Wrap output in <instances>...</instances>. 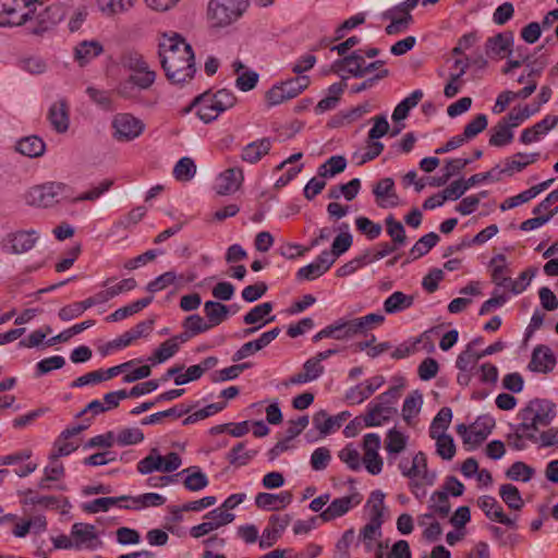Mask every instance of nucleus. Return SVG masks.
<instances>
[{
  "mask_svg": "<svg viewBox=\"0 0 558 558\" xmlns=\"http://www.w3.org/2000/svg\"><path fill=\"white\" fill-rule=\"evenodd\" d=\"M159 58L167 80L172 84L190 82L196 72L193 49L185 39L173 33L159 43Z\"/></svg>",
  "mask_w": 558,
  "mask_h": 558,
  "instance_id": "f257e3e1",
  "label": "nucleus"
},
{
  "mask_svg": "<svg viewBox=\"0 0 558 558\" xmlns=\"http://www.w3.org/2000/svg\"><path fill=\"white\" fill-rule=\"evenodd\" d=\"M402 387L403 384L393 386L368 403L367 412L362 417L365 426H380L397 414L396 404L401 397Z\"/></svg>",
  "mask_w": 558,
  "mask_h": 558,
  "instance_id": "f03ea898",
  "label": "nucleus"
},
{
  "mask_svg": "<svg viewBox=\"0 0 558 558\" xmlns=\"http://www.w3.org/2000/svg\"><path fill=\"white\" fill-rule=\"evenodd\" d=\"M521 429L536 435L541 427L548 426L556 416V405L549 400L534 399L520 412Z\"/></svg>",
  "mask_w": 558,
  "mask_h": 558,
  "instance_id": "7ed1b4c3",
  "label": "nucleus"
},
{
  "mask_svg": "<svg viewBox=\"0 0 558 558\" xmlns=\"http://www.w3.org/2000/svg\"><path fill=\"white\" fill-rule=\"evenodd\" d=\"M248 7V0H209L207 16L215 27H226L239 20Z\"/></svg>",
  "mask_w": 558,
  "mask_h": 558,
  "instance_id": "20e7f679",
  "label": "nucleus"
},
{
  "mask_svg": "<svg viewBox=\"0 0 558 558\" xmlns=\"http://www.w3.org/2000/svg\"><path fill=\"white\" fill-rule=\"evenodd\" d=\"M182 464V459L177 452H169L161 456L157 448L150 449L149 453L140 460L136 470L141 474H151L154 472L171 473L177 471Z\"/></svg>",
  "mask_w": 558,
  "mask_h": 558,
  "instance_id": "39448f33",
  "label": "nucleus"
},
{
  "mask_svg": "<svg viewBox=\"0 0 558 558\" xmlns=\"http://www.w3.org/2000/svg\"><path fill=\"white\" fill-rule=\"evenodd\" d=\"M310 83L307 75H298L276 84L266 93V101L269 107L280 105L299 96L310 86Z\"/></svg>",
  "mask_w": 558,
  "mask_h": 558,
  "instance_id": "423d86ee",
  "label": "nucleus"
},
{
  "mask_svg": "<svg viewBox=\"0 0 558 558\" xmlns=\"http://www.w3.org/2000/svg\"><path fill=\"white\" fill-rule=\"evenodd\" d=\"M66 190V185L58 182H48L32 187L26 195V201L32 206L50 207L59 202L60 196Z\"/></svg>",
  "mask_w": 558,
  "mask_h": 558,
  "instance_id": "0eeeda50",
  "label": "nucleus"
},
{
  "mask_svg": "<svg viewBox=\"0 0 558 558\" xmlns=\"http://www.w3.org/2000/svg\"><path fill=\"white\" fill-rule=\"evenodd\" d=\"M44 2L37 7L27 22H34L36 25L31 27V32L35 35H41L52 28L62 20V11L58 5H48L43 8Z\"/></svg>",
  "mask_w": 558,
  "mask_h": 558,
  "instance_id": "6e6552de",
  "label": "nucleus"
},
{
  "mask_svg": "<svg viewBox=\"0 0 558 558\" xmlns=\"http://www.w3.org/2000/svg\"><path fill=\"white\" fill-rule=\"evenodd\" d=\"M112 128L114 130V138L118 141H132L142 134L144 123L130 113H118L112 120Z\"/></svg>",
  "mask_w": 558,
  "mask_h": 558,
  "instance_id": "1a4fd4ad",
  "label": "nucleus"
},
{
  "mask_svg": "<svg viewBox=\"0 0 558 558\" xmlns=\"http://www.w3.org/2000/svg\"><path fill=\"white\" fill-rule=\"evenodd\" d=\"M380 447V437L378 434L369 433L364 436L363 440V449L364 457L363 463L367 472L373 475H377L383 470V459L378 453V449Z\"/></svg>",
  "mask_w": 558,
  "mask_h": 558,
  "instance_id": "9d476101",
  "label": "nucleus"
},
{
  "mask_svg": "<svg viewBox=\"0 0 558 558\" xmlns=\"http://www.w3.org/2000/svg\"><path fill=\"white\" fill-rule=\"evenodd\" d=\"M38 240V234L35 230L16 231L5 235L2 241L3 250L12 254H22L32 250Z\"/></svg>",
  "mask_w": 558,
  "mask_h": 558,
  "instance_id": "9b49d317",
  "label": "nucleus"
},
{
  "mask_svg": "<svg viewBox=\"0 0 558 558\" xmlns=\"http://www.w3.org/2000/svg\"><path fill=\"white\" fill-rule=\"evenodd\" d=\"M361 501L362 496L359 493H353L349 496L336 498L325 510L320 512L318 518L324 522L333 521L335 519L347 514L351 509L360 505Z\"/></svg>",
  "mask_w": 558,
  "mask_h": 558,
  "instance_id": "f8f14e48",
  "label": "nucleus"
},
{
  "mask_svg": "<svg viewBox=\"0 0 558 558\" xmlns=\"http://www.w3.org/2000/svg\"><path fill=\"white\" fill-rule=\"evenodd\" d=\"M155 80L156 73H146L145 75L131 74L118 84L116 92L125 99H133L137 96V89H148Z\"/></svg>",
  "mask_w": 558,
  "mask_h": 558,
  "instance_id": "ddd939ff",
  "label": "nucleus"
},
{
  "mask_svg": "<svg viewBox=\"0 0 558 558\" xmlns=\"http://www.w3.org/2000/svg\"><path fill=\"white\" fill-rule=\"evenodd\" d=\"M71 536L75 542V549H96L101 546L96 527L88 523H74L71 529Z\"/></svg>",
  "mask_w": 558,
  "mask_h": 558,
  "instance_id": "4468645a",
  "label": "nucleus"
},
{
  "mask_svg": "<svg viewBox=\"0 0 558 558\" xmlns=\"http://www.w3.org/2000/svg\"><path fill=\"white\" fill-rule=\"evenodd\" d=\"M244 181L243 170L240 167H231L221 172L216 179V192L219 195L235 193Z\"/></svg>",
  "mask_w": 558,
  "mask_h": 558,
  "instance_id": "2eb2a0df",
  "label": "nucleus"
},
{
  "mask_svg": "<svg viewBox=\"0 0 558 558\" xmlns=\"http://www.w3.org/2000/svg\"><path fill=\"white\" fill-rule=\"evenodd\" d=\"M477 506L482 509L485 515L498 523L505 524L509 527L515 529V518L512 519L505 514L502 507L492 496H482L477 499Z\"/></svg>",
  "mask_w": 558,
  "mask_h": 558,
  "instance_id": "dca6fc26",
  "label": "nucleus"
},
{
  "mask_svg": "<svg viewBox=\"0 0 558 558\" xmlns=\"http://www.w3.org/2000/svg\"><path fill=\"white\" fill-rule=\"evenodd\" d=\"M333 265V257L329 251H323L315 262L300 268L296 278L300 280H314L323 276Z\"/></svg>",
  "mask_w": 558,
  "mask_h": 558,
  "instance_id": "f3484780",
  "label": "nucleus"
},
{
  "mask_svg": "<svg viewBox=\"0 0 558 558\" xmlns=\"http://www.w3.org/2000/svg\"><path fill=\"white\" fill-rule=\"evenodd\" d=\"M513 34L511 32L498 33L489 37L485 43V52L489 58H505L511 53Z\"/></svg>",
  "mask_w": 558,
  "mask_h": 558,
  "instance_id": "a211bd4d",
  "label": "nucleus"
},
{
  "mask_svg": "<svg viewBox=\"0 0 558 558\" xmlns=\"http://www.w3.org/2000/svg\"><path fill=\"white\" fill-rule=\"evenodd\" d=\"M48 120L58 133H65L69 130L70 109L65 99H60L50 106Z\"/></svg>",
  "mask_w": 558,
  "mask_h": 558,
  "instance_id": "6ab92c4d",
  "label": "nucleus"
},
{
  "mask_svg": "<svg viewBox=\"0 0 558 558\" xmlns=\"http://www.w3.org/2000/svg\"><path fill=\"white\" fill-rule=\"evenodd\" d=\"M556 357L547 345H537L532 352V359L529 364L530 369L538 373H548L554 369Z\"/></svg>",
  "mask_w": 558,
  "mask_h": 558,
  "instance_id": "aec40b11",
  "label": "nucleus"
},
{
  "mask_svg": "<svg viewBox=\"0 0 558 558\" xmlns=\"http://www.w3.org/2000/svg\"><path fill=\"white\" fill-rule=\"evenodd\" d=\"M495 426V420L490 416H480L470 426V436H468L466 444L474 449L478 447L492 433Z\"/></svg>",
  "mask_w": 558,
  "mask_h": 558,
  "instance_id": "412c9836",
  "label": "nucleus"
},
{
  "mask_svg": "<svg viewBox=\"0 0 558 558\" xmlns=\"http://www.w3.org/2000/svg\"><path fill=\"white\" fill-rule=\"evenodd\" d=\"M292 497V493L288 490L279 494L258 493L255 497V504L260 509L275 511L290 505Z\"/></svg>",
  "mask_w": 558,
  "mask_h": 558,
  "instance_id": "4be33fe9",
  "label": "nucleus"
},
{
  "mask_svg": "<svg viewBox=\"0 0 558 558\" xmlns=\"http://www.w3.org/2000/svg\"><path fill=\"white\" fill-rule=\"evenodd\" d=\"M87 426L84 425H75L72 427L65 428L57 438L53 445V451L51 452L54 457H65L72 453L77 449V445L70 441L69 439L73 436L78 435L82 430H84Z\"/></svg>",
  "mask_w": 558,
  "mask_h": 558,
  "instance_id": "5701e85b",
  "label": "nucleus"
},
{
  "mask_svg": "<svg viewBox=\"0 0 558 558\" xmlns=\"http://www.w3.org/2000/svg\"><path fill=\"white\" fill-rule=\"evenodd\" d=\"M271 149V140L263 137L260 140L248 143L242 148L241 159L244 162L257 163L264 156L269 154Z\"/></svg>",
  "mask_w": 558,
  "mask_h": 558,
  "instance_id": "b1692460",
  "label": "nucleus"
},
{
  "mask_svg": "<svg viewBox=\"0 0 558 558\" xmlns=\"http://www.w3.org/2000/svg\"><path fill=\"white\" fill-rule=\"evenodd\" d=\"M378 205L383 208L395 207L398 205V196L395 192V182L391 178H385L378 181L373 189Z\"/></svg>",
  "mask_w": 558,
  "mask_h": 558,
  "instance_id": "393cba45",
  "label": "nucleus"
},
{
  "mask_svg": "<svg viewBox=\"0 0 558 558\" xmlns=\"http://www.w3.org/2000/svg\"><path fill=\"white\" fill-rule=\"evenodd\" d=\"M539 158V153L524 154L517 153L510 159H506L505 168L498 171V174L512 175L520 172L529 165L534 163Z\"/></svg>",
  "mask_w": 558,
  "mask_h": 558,
  "instance_id": "a878e982",
  "label": "nucleus"
},
{
  "mask_svg": "<svg viewBox=\"0 0 558 558\" xmlns=\"http://www.w3.org/2000/svg\"><path fill=\"white\" fill-rule=\"evenodd\" d=\"M272 308L274 306L270 302L260 303L244 315L243 323L245 325H257L262 328L275 320V316H269Z\"/></svg>",
  "mask_w": 558,
  "mask_h": 558,
  "instance_id": "bb28decb",
  "label": "nucleus"
},
{
  "mask_svg": "<svg viewBox=\"0 0 558 558\" xmlns=\"http://www.w3.org/2000/svg\"><path fill=\"white\" fill-rule=\"evenodd\" d=\"M365 64V59L361 54V50L353 51L351 54L337 60L333 63V68L338 70L345 69L349 74L354 77H364L365 71H363V65Z\"/></svg>",
  "mask_w": 558,
  "mask_h": 558,
  "instance_id": "cd10ccee",
  "label": "nucleus"
},
{
  "mask_svg": "<svg viewBox=\"0 0 558 558\" xmlns=\"http://www.w3.org/2000/svg\"><path fill=\"white\" fill-rule=\"evenodd\" d=\"M349 415L348 412H342L337 416H329L325 410H320L313 416V424L320 434L328 435L333 428H339Z\"/></svg>",
  "mask_w": 558,
  "mask_h": 558,
  "instance_id": "c85d7f7f",
  "label": "nucleus"
},
{
  "mask_svg": "<svg viewBox=\"0 0 558 558\" xmlns=\"http://www.w3.org/2000/svg\"><path fill=\"white\" fill-rule=\"evenodd\" d=\"M383 523L368 521L360 531L357 541L362 543L366 553L374 550L375 546L380 543Z\"/></svg>",
  "mask_w": 558,
  "mask_h": 558,
  "instance_id": "c756f323",
  "label": "nucleus"
},
{
  "mask_svg": "<svg viewBox=\"0 0 558 558\" xmlns=\"http://www.w3.org/2000/svg\"><path fill=\"white\" fill-rule=\"evenodd\" d=\"M192 106H197V116L205 123H210L216 120L221 111H218V108L214 104V101L209 97V92H206L199 96H197Z\"/></svg>",
  "mask_w": 558,
  "mask_h": 558,
  "instance_id": "7c9ffc66",
  "label": "nucleus"
},
{
  "mask_svg": "<svg viewBox=\"0 0 558 558\" xmlns=\"http://www.w3.org/2000/svg\"><path fill=\"white\" fill-rule=\"evenodd\" d=\"M397 11L389 9L381 14L384 20H389L390 24L386 26L387 35H396L405 32L413 22L411 13L402 14L401 17H397Z\"/></svg>",
  "mask_w": 558,
  "mask_h": 558,
  "instance_id": "2f4dec72",
  "label": "nucleus"
},
{
  "mask_svg": "<svg viewBox=\"0 0 558 558\" xmlns=\"http://www.w3.org/2000/svg\"><path fill=\"white\" fill-rule=\"evenodd\" d=\"M229 306L216 302V301H206L204 304V313L207 318V324L209 328H214L221 323H223L229 316Z\"/></svg>",
  "mask_w": 558,
  "mask_h": 558,
  "instance_id": "473e14b6",
  "label": "nucleus"
},
{
  "mask_svg": "<svg viewBox=\"0 0 558 558\" xmlns=\"http://www.w3.org/2000/svg\"><path fill=\"white\" fill-rule=\"evenodd\" d=\"M104 51L102 46L97 40L82 41L74 49L75 60L80 65H85Z\"/></svg>",
  "mask_w": 558,
  "mask_h": 558,
  "instance_id": "72a5a7b5",
  "label": "nucleus"
},
{
  "mask_svg": "<svg viewBox=\"0 0 558 558\" xmlns=\"http://www.w3.org/2000/svg\"><path fill=\"white\" fill-rule=\"evenodd\" d=\"M414 303V296L396 291L384 302V311L387 314H396L410 308Z\"/></svg>",
  "mask_w": 558,
  "mask_h": 558,
  "instance_id": "f704fd0d",
  "label": "nucleus"
},
{
  "mask_svg": "<svg viewBox=\"0 0 558 558\" xmlns=\"http://www.w3.org/2000/svg\"><path fill=\"white\" fill-rule=\"evenodd\" d=\"M184 473L187 475L183 481V485L187 490L198 492L208 486V478L198 466H190L178 473L177 476Z\"/></svg>",
  "mask_w": 558,
  "mask_h": 558,
  "instance_id": "c9c22d12",
  "label": "nucleus"
},
{
  "mask_svg": "<svg viewBox=\"0 0 558 558\" xmlns=\"http://www.w3.org/2000/svg\"><path fill=\"white\" fill-rule=\"evenodd\" d=\"M16 150L27 157L36 158L44 154L46 145L44 141L35 135L21 138L16 143Z\"/></svg>",
  "mask_w": 558,
  "mask_h": 558,
  "instance_id": "e433bc0d",
  "label": "nucleus"
},
{
  "mask_svg": "<svg viewBox=\"0 0 558 558\" xmlns=\"http://www.w3.org/2000/svg\"><path fill=\"white\" fill-rule=\"evenodd\" d=\"M412 471L415 480H421L423 484L433 485L436 478L435 473H429L427 469V458L424 452H417L412 460Z\"/></svg>",
  "mask_w": 558,
  "mask_h": 558,
  "instance_id": "4c0bfd02",
  "label": "nucleus"
},
{
  "mask_svg": "<svg viewBox=\"0 0 558 558\" xmlns=\"http://www.w3.org/2000/svg\"><path fill=\"white\" fill-rule=\"evenodd\" d=\"M151 301H153V296L140 299L126 306L118 308L112 314H110L106 319L108 322L122 320L133 314L138 313L140 311H142L143 308L148 306L151 303Z\"/></svg>",
  "mask_w": 558,
  "mask_h": 558,
  "instance_id": "58836bf2",
  "label": "nucleus"
},
{
  "mask_svg": "<svg viewBox=\"0 0 558 558\" xmlns=\"http://www.w3.org/2000/svg\"><path fill=\"white\" fill-rule=\"evenodd\" d=\"M513 140V132L505 121H499L490 129L489 145L502 147L510 144Z\"/></svg>",
  "mask_w": 558,
  "mask_h": 558,
  "instance_id": "ea45409f",
  "label": "nucleus"
},
{
  "mask_svg": "<svg viewBox=\"0 0 558 558\" xmlns=\"http://www.w3.org/2000/svg\"><path fill=\"white\" fill-rule=\"evenodd\" d=\"M422 98L423 92L421 89L412 92L407 98L397 105L392 112V120L396 122L404 120L410 110L414 108Z\"/></svg>",
  "mask_w": 558,
  "mask_h": 558,
  "instance_id": "a19ab883",
  "label": "nucleus"
},
{
  "mask_svg": "<svg viewBox=\"0 0 558 558\" xmlns=\"http://www.w3.org/2000/svg\"><path fill=\"white\" fill-rule=\"evenodd\" d=\"M129 499L130 496L100 497L84 504L82 508L87 513H97L100 511H108L112 506H117L121 501H128Z\"/></svg>",
  "mask_w": 558,
  "mask_h": 558,
  "instance_id": "79ce46f5",
  "label": "nucleus"
},
{
  "mask_svg": "<svg viewBox=\"0 0 558 558\" xmlns=\"http://www.w3.org/2000/svg\"><path fill=\"white\" fill-rule=\"evenodd\" d=\"M345 328H344V318H339L335 320L332 324L327 325L320 331H318L313 337L314 342H318L325 338H331L338 341H345Z\"/></svg>",
  "mask_w": 558,
  "mask_h": 558,
  "instance_id": "37998d69",
  "label": "nucleus"
},
{
  "mask_svg": "<svg viewBox=\"0 0 558 558\" xmlns=\"http://www.w3.org/2000/svg\"><path fill=\"white\" fill-rule=\"evenodd\" d=\"M423 396L418 390L412 391L403 401L402 417L410 424L411 420L420 413Z\"/></svg>",
  "mask_w": 558,
  "mask_h": 558,
  "instance_id": "c03bdc74",
  "label": "nucleus"
},
{
  "mask_svg": "<svg viewBox=\"0 0 558 558\" xmlns=\"http://www.w3.org/2000/svg\"><path fill=\"white\" fill-rule=\"evenodd\" d=\"M499 495L502 501L511 510H521L524 506V501L521 497L520 490L512 484H504L499 488Z\"/></svg>",
  "mask_w": 558,
  "mask_h": 558,
  "instance_id": "a18cd8bd",
  "label": "nucleus"
},
{
  "mask_svg": "<svg viewBox=\"0 0 558 558\" xmlns=\"http://www.w3.org/2000/svg\"><path fill=\"white\" fill-rule=\"evenodd\" d=\"M440 240L439 235L435 232H429L420 238L410 250L412 259H417L426 255Z\"/></svg>",
  "mask_w": 558,
  "mask_h": 558,
  "instance_id": "49530a36",
  "label": "nucleus"
},
{
  "mask_svg": "<svg viewBox=\"0 0 558 558\" xmlns=\"http://www.w3.org/2000/svg\"><path fill=\"white\" fill-rule=\"evenodd\" d=\"M452 420V411L448 407H444L439 410L437 415L434 417L429 426V436L435 438L436 435L446 434Z\"/></svg>",
  "mask_w": 558,
  "mask_h": 558,
  "instance_id": "de8ad7c7",
  "label": "nucleus"
},
{
  "mask_svg": "<svg viewBox=\"0 0 558 558\" xmlns=\"http://www.w3.org/2000/svg\"><path fill=\"white\" fill-rule=\"evenodd\" d=\"M254 450H246L244 442H238L228 453L227 460L231 465H246L256 454Z\"/></svg>",
  "mask_w": 558,
  "mask_h": 558,
  "instance_id": "09e8293b",
  "label": "nucleus"
},
{
  "mask_svg": "<svg viewBox=\"0 0 558 558\" xmlns=\"http://www.w3.org/2000/svg\"><path fill=\"white\" fill-rule=\"evenodd\" d=\"M129 500H132L134 506L120 505V507L124 509H141L144 507H158L166 502V498L156 493H146L137 497H130Z\"/></svg>",
  "mask_w": 558,
  "mask_h": 558,
  "instance_id": "8fccbe9b",
  "label": "nucleus"
},
{
  "mask_svg": "<svg viewBox=\"0 0 558 558\" xmlns=\"http://www.w3.org/2000/svg\"><path fill=\"white\" fill-rule=\"evenodd\" d=\"M385 225L392 243L399 247L404 246L407 244V235L403 225L396 220L392 215L386 217Z\"/></svg>",
  "mask_w": 558,
  "mask_h": 558,
  "instance_id": "3c124183",
  "label": "nucleus"
},
{
  "mask_svg": "<svg viewBox=\"0 0 558 558\" xmlns=\"http://www.w3.org/2000/svg\"><path fill=\"white\" fill-rule=\"evenodd\" d=\"M408 444V437L396 428L388 430L386 436V450L391 454H399L402 452Z\"/></svg>",
  "mask_w": 558,
  "mask_h": 558,
  "instance_id": "603ef678",
  "label": "nucleus"
},
{
  "mask_svg": "<svg viewBox=\"0 0 558 558\" xmlns=\"http://www.w3.org/2000/svg\"><path fill=\"white\" fill-rule=\"evenodd\" d=\"M124 68L129 69L136 75H145L146 73H155L149 70L147 62L137 52H129L122 59Z\"/></svg>",
  "mask_w": 558,
  "mask_h": 558,
  "instance_id": "864d4df0",
  "label": "nucleus"
},
{
  "mask_svg": "<svg viewBox=\"0 0 558 558\" xmlns=\"http://www.w3.org/2000/svg\"><path fill=\"white\" fill-rule=\"evenodd\" d=\"M347 160L343 156H331L319 168L318 175L322 178L335 177L344 171Z\"/></svg>",
  "mask_w": 558,
  "mask_h": 558,
  "instance_id": "5fc2aeb1",
  "label": "nucleus"
},
{
  "mask_svg": "<svg viewBox=\"0 0 558 558\" xmlns=\"http://www.w3.org/2000/svg\"><path fill=\"white\" fill-rule=\"evenodd\" d=\"M192 407L183 408V405H175L171 409L160 411L144 417L141 423L142 425L158 424L163 417H181L182 415L191 412Z\"/></svg>",
  "mask_w": 558,
  "mask_h": 558,
  "instance_id": "6e6d98bb",
  "label": "nucleus"
},
{
  "mask_svg": "<svg viewBox=\"0 0 558 558\" xmlns=\"http://www.w3.org/2000/svg\"><path fill=\"white\" fill-rule=\"evenodd\" d=\"M429 508L440 518H446L450 513V501L447 492L437 490L429 499Z\"/></svg>",
  "mask_w": 558,
  "mask_h": 558,
  "instance_id": "4d7b16f0",
  "label": "nucleus"
},
{
  "mask_svg": "<svg viewBox=\"0 0 558 558\" xmlns=\"http://www.w3.org/2000/svg\"><path fill=\"white\" fill-rule=\"evenodd\" d=\"M385 494L381 490H374L368 499L371 505L369 521L384 523Z\"/></svg>",
  "mask_w": 558,
  "mask_h": 558,
  "instance_id": "13d9d810",
  "label": "nucleus"
},
{
  "mask_svg": "<svg viewBox=\"0 0 558 558\" xmlns=\"http://www.w3.org/2000/svg\"><path fill=\"white\" fill-rule=\"evenodd\" d=\"M179 344L173 342L171 339L162 342L155 353L148 357L151 364H160L172 357L179 351Z\"/></svg>",
  "mask_w": 558,
  "mask_h": 558,
  "instance_id": "bf43d9fd",
  "label": "nucleus"
},
{
  "mask_svg": "<svg viewBox=\"0 0 558 558\" xmlns=\"http://www.w3.org/2000/svg\"><path fill=\"white\" fill-rule=\"evenodd\" d=\"M134 2L135 0H97V5L102 13L113 15L129 10Z\"/></svg>",
  "mask_w": 558,
  "mask_h": 558,
  "instance_id": "052dcab7",
  "label": "nucleus"
},
{
  "mask_svg": "<svg viewBox=\"0 0 558 558\" xmlns=\"http://www.w3.org/2000/svg\"><path fill=\"white\" fill-rule=\"evenodd\" d=\"M196 173V166L192 158H181L173 168V175L179 181H190Z\"/></svg>",
  "mask_w": 558,
  "mask_h": 558,
  "instance_id": "680f3d73",
  "label": "nucleus"
},
{
  "mask_svg": "<svg viewBox=\"0 0 558 558\" xmlns=\"http://www.w3.org/2000/svg\"><path fill=\"white\" fill-rule=\"evenodd\" d=\"M172 284H177L179 287L178 275L174 271H166L153 281L148 282L146 290L150 293H156Z\"/></svg>",
  "mask_w": 558,
  "mask_h": 558,
  "instance_id": "e2e57ef3",
  "label": "nucleus"
},
{
  "mask_svg": "<svg viewBox=\"0 0 558 558\" xmlns=\"http://www.w3.org/2000/svg\"><path fill=\"white\" fill-rule=\"evenodd\" d=\"M209 97L218 108V111H221V113L232 108L236 102L235 95L226 88L219 89L215 94L209 92Z\"/></svg>",
  "mask_w": 558,
  "mask_h": 558,
  "instance_id": "0e129e2a",
  "label": "nucleus"
},
{
  "mask_svg": "<svg viewBox=\"0 0 558 558\" xmlns=\"http://www.w3.org/2000/svg\"><path fill=\"white\" fill-rule=\"evenodd\" d=\"M534 475V469L524 462H514L506 472V476L512 481L529 482Z\"/></svg>",
  "mask_w": 558,
  "mask_h": 558,
  "instance_id": "69168bd1",
  "label": "nucleus"
},
{
  "mask_svg": "<svg viewBox=\"0 0 558 558\" xmlns=\"http://www.w3.org/2000/svg\"><path fill=\"white\" fill-rule=\"evenodd\" d=\"M143 440L144 434L137 427L123 428L116 436V442L122 447L136 445Z\"/></svg>",
  "mask_w": 558,
  "mask_h": 558,
  "instance_id": "338daca9",
  "label": "nucleus"
},
{
  "mask_svg": "<svg viewBox=\"0 0 558 558\" xmlns=\"http://www.w3.org/2000/svg\"><path fill=\"white\" fill-rule=\"evenodd\" d=\"M437 453L444 460H451L456 454V445L453 438L448 434L436 435Z\"/></svg>",
  "mask_w": 558,
  "mask_h": 558,
  "instance_id": "774afa93",
  "label": "nucleus"
}]
</instances>
